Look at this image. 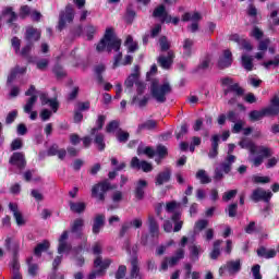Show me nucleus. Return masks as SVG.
Listing matches in <instances>:
<instances>
[{"instance_id": "15", "label": "nucleus", "mask_w": 279, "mask_h": 279, "mask_svg": "<svg viewBox=\"0 0 279 279\" xmlns=\"http://www.w3.org/2000/svg\"><path fill=\"white\" fill-rule=\"evenodd\" d=\"M153 16L155 19H160L161 23H171V15L167 13V10L165 9V5L157 7L154 12Z\"/></svg>"}, {"instance_id": "26", "label": "nucleus", "mask_w": 279, "mask_h": 279, "mask_svg": "<svg viewBox=\"0 0 279 279\" xmlns=\"http://www.w3.org/2000/svg\"><path fill=\"white\" fill-rule=\"evenodd\" d=\"M147 189V181L141 179L137 181L136 186H135V197L137 199H143L145 197V190Z\"/></svg>"}, {"instance_id": "23", "label": "nucleus", "mask_w": 279, "mask_h": 279, "mask_svg": "<svg viewBox=\"0 0 279 279\" xmlns=\"http://www.w3.org/2000/svg\"><path fill=\"white\" fill-rule=\"evenodd\" d=\"M2 16H4L8 25H12L16 21V19H19V15H16V12H14L12 7L4 8L2 10Z\"/></svg>"}, {"instance_id": "16", "label": "nucleus", "mask_w": 279, "mask_h": 279, "mask_svg": "<svg viewBox=\"0 0 279 279\" xmlns=\"http://www.w3.org/2000/svg\"><path fill=\"white\" fill-rule=\"evenodd\" d=\"M25 40L27 43H37V40H40V31L35 28L34 26H27L26 33H25Z\"/></svg>"}, {"instance_id": "34", "label": "nucleus", "mask_w": 279, "mask_h": 279, "mask_svg": "<svg viewBox=\"0 0 279 279\" xmlns=\"http://www.w3.org/2000/svg\"><path fill=\"white\" fill-rule=\"evenodd\" d=\"M241 62H242V66H243V69H245V71H252L254 69V63H253L254 58H252V56L242 54Z\"/></svg>"}, {"instance_id": "43", "label": "nucleus", "mask_w": 279, "mask_h": 279, "mask_svg": "<svg viewBox=\"0 0 279 279\" xmlns=\"http://www.w3.org/2000/svg\"><path fill=\"white\" fill-rule=\"evenodd\" d=\"M106 123V116H98V119L96 121V128H93L90 130V135L95 136L99 130H102L104 124Z\"/></svg>"}, {"instance_id": "28", "label": "nucleus", "mask_w": 279, "mask_h": 279, "mask_svg": "<svg viewBox=\"0 0 279 279\" xmlns=\"http://www.w3.org/2000/svg\"><path fill=\"white\" fill-rule=\"evenodd\" d=\"M225 269L231 275L239 274L241 271V259L227 262Z\"/></svg>"}, {"instance_id": "47", "label": "nucleus", "mask_w": 279, "mask_h": 279, "mask_svg": "<svg viewBox=\"0 0 279 279\" xmlns=\"http://www.w3.org/2000/svg\"><path fill=\"white\" fill-rule=\"evenodd\" d=\"M50 62L51 61L48 58L37 59L35 61L36 69H38V71H47V69L49 68Z\"/></svg>"}, {"instance_id": "55", "label": "nucleus", "mask_w": 279, "mask_h": 279, "mask_svg": "<svg viewBox=\"0 0 279 279\" xmlns=\"http://www.w3.org/2000/svg\"><path fill=\"white\" fill-rule=\"evenodd\" d=\"M85 34L87 36V40H90L95 36V34H97V28L89 24L85 27Z\"/></svg>"}, {"instance_id": "38", "label": "nucleus", "mask_w": 279, "mask_h": 279, "mask_svg": "<svg viewBox=\"0 0 279 279\" xmlns=\"http://www.w3.org/2000/svg\"><path fill=\"white\" fill-rule=\"evenodd\" d=\"M124 47L129 49L130 53H134V51L138 50V43L134 41V38L129 35L124 41Z\"/></svg>"}, {"instance_id": "8", "label": "nucleus", "mask_w": 279, "mask_h": 279, "mask_svg": "<svg viewBox=\"0 0 279 279\" xmlns=\"http://www.w3.org/2000/svg\"><path fill=\"white\" fill-rule=\"evenodd\" d=\"M250 197L252 202H255V204L258 202H265L266 204H269L271 197H274V193H271V191H265L263 187H257L253 190Z\"/></svg>"}, {"instance_id": "12", "label": "nucleus", "mask_w": 279, "mask_h": 279, "mask_svg": "<svg viewBox=\"0 0 279 279\" xmlns=\"http://www.w3.org/2000/svg\"><path fill=\"white\" fill-rule=\"evenodd\" d=\"M66 241H69V231H63L59 238L58 254H64V252H71V244Z\"/></svg>"}, {"instance_id": "37", "label": "nucleus", "mask_w": 279, "mask_h": 279, "mask_svg": "<svg viewBox=\"0 0 279 279\" xmlns=\"http://www.w3.org/2000/svg\"><path fill=\"white\" fill-rule=\"evenodd\" d=\"M262 155H258L256 157H254V155H250L248 157V161L252 162L253 166L255 167H260V165H263L265 158H271V156H265V154L263 153H258Z\"/></svg>"}, {"instance_id": "50", "label": "nucleus", "mask_w": 279, "mask_h": 279, "mask_svg": "<svg viewBox=\"0 0 279 279\" xmlns=\"http://www.w3.org/2000/svg\"><path fill=\"white\" fill-rule=\"evenodd\" d=\"M32 260H33L32 257H29V258L27 259L28 274H29V276L35 277V276H38V265L32 263Z\"/></svg>"}, {"instance_id": "3", "label": "nucleus", "mask_w": 279, "mask_h": 279, "mask_svg": "<svg viewBox=\"0 0 279 279\" xmlns=\"http://www.w3.org/2000/svg\"><path fill=\"white\" fill-rule=\"evenodd\" d=\"M279 114V97L275 96L270 100V106L262 110H253L248 113V118L252 121H260L265 117H277Z\"/></svg>"}, {"instance_id": "49", "label": "nucleus", "mask_w": 279, "mask_h": 279, "mask_svg": "<svg viewBox=\"0 0 279 279\" xmlns=\"http://www.w3.org/2000/svg\"><path fill=\"white\" fill-rule=\"evenodd\" d=\"M159 47H160V51H170L169 49H171V41H169L167 37L161 36L159 38Z\"/></svg>"}, {"instance_id": "25", "label": "nucleus", "mask_w": 279, "mask_h": 279, "mask_svg": "<svg viewBox=\"0 0 279 279\" xmlns=\"http://www.w3.org/2000/svg\"><path fill=\"white\" fill-rule=\"evenodd\" d=\"M5 247L9 250V252H12L14 256L19 254V251L21 250V242L17 240H12V238H7L5 239Z\"/></svg>"}, {"instance_id": "6", "label": "nucleus", "mask_w": 279, "mask_h": 279, "mask_svg": "<svg viewBox=\"0 0 279 279\" xmlns=\"http://www.w3.org/2000/svg\"><path fill=\"white\" fill-rule=\"evenodd\" d=\"M110 189L114 187L110 186V183L108 181L97 183L92 187V197H94V199H97V202H105L106 193H108Z\"/></svg>"}, {"instance_id": "45", "label": "nucleus", "mask_w": 279, "mask_h": 279, "mask_svg": "<svg viewBox=\"0 0 279 279\" xmlns=\"http://www.w3.org/2000/svg\"><path fill=\"white\" fill-rule=\"evenodd\" d=\"M171 220L174 222L173 232H180V230H182V226H184V222L180 220V213H174Z\"/></svg>"}, {"instance_id": "32", "label": "nucleus", "mask_w": 279, "mask_h": 279, "mask_svg": "<svg viewBox=\"0 0 279 279\" xmlns=\"http://www.w3.org/2000/svg\"><path fill=\"white\" fill-rule=\"evenodd\" d=\"M156 128H158V122L156 120H147L142 124H138L137 132L141 133L143 132V130L151 131V130H156Z\"/></svg>"}, {"instance_id": "13", "label": "nucleus", "mask_w": 279, "mask_h": 279, "mask_svg": "<svg viewBox=\"0 0 279 279\" xmlns=\"http://www.w3.org/2000/svg\"><path fill=\"white\" fill-rule=\"evenodd\" d=\"M10 165L17 167V169H25L27 161L25 160V155L23 153H13L9 160Z\"/></svg>"}, {"instance_id": "64", "label": "nucleus", "mask_w": 279, "mask_h": 279, "mask_svg": "<svg viewBox=\"0 0 279 279\" xmlns=\"http://www.w3.org/2000/svg\"><path fill=\"white\" fill-rule=\"evenodd\" d=\"M251 36L253 38H255L256 40H260V38H263L264 33L262 32L260 28H258L257 26L253 27L252 32H251Z\"/></svg>"}, {"instance_id": "29", "label": "nucleus", "mask_w": 279, "mask_h": 279, "mask_svg": "<svg viewBox=\"0 0 279 279\" xmlns=\"http://www.w3.org/2000/svg\"><path fill=\"white\" fill-rule=\"evenodd\" d=\"M209 158H217L219 156V135L211 137V149L208 153Z\"/></svg>"}, {"instance_id": "5", "label": "nucleus", "mask_w": 279, "mask_h": 279, "mask_svg": "<svg viewBox=\"0 0 279 279\" xmlns=\"http://www.w3.org/2000/svg\"><path fill=\"white\" fill-rule=\"evenodd\" d=\"M236 162V156L227 155L225 160L220 163V167H217L214 171V180L221 181L223 173L228 174L232 171V165Z\"/></svg>"}, {"instance_id": "1", "label": "nucleus", "mask_w": 279, "mask_h": 279, "mask_svg": "<svg viewBox=\"0 0 279 279\" xmlns=\"http://www.w3.org/2000/svg\"><path fill=\"white\" fill-rule=\"evenodd\" d=\"M150 95L157 104H165L167 101V96L171 95L173 87L169 81L160 83L158 80H150Z\"/></svg>"}, {"instance_id": "60", "label": "nucleus", "mask_w": 279, "mask_h": 279, "mask_svg": "<svg viewBox=\"0 0 279 279\" xmlns=\"http://www.w3.org/2000/svg\"><path fill=\"white\" fill-rule=\"evenodd\" d=\"M239 208V205L236 203L230 204L226 211L228 213L229 217L233 218L236 217V210Z\"/></svg>"}, {"instance_id": "62", "label": "nucleus", "mask_w": 279, "mask_h": 279, "mask_svg": "<svg viewBox=\"0 0 279 279\" xmlns=\"http://www.w3.org/2000/svg\"><path fill=\"white\" fill-rule=\"evenodd\" d=\"M32 15V9L28 5H23L20 9V17L27 19V16Z\"/></svg>"}, {"instance_id": "48", "label": "nucleus", "mask_w": 279, "mask_h": 279, "mask_svg": "<svg viewBox=\"0 0 279 279\" xmlns=\"http://www.w3.org/2000/svg\"><path fill=\"white\" fill-rule=\"evenodd\" d=\"M117 140L119 143H128L130 141V133L119 129L116 133Z\"/></svg>"}, {"instance_id": "58", "label": "nucleus", "mask_w": 279, "mask_h": 279, "mask_svg": "<svg viewBox=\"0 0 279 279\" xmlns=\"http://www.w3.org/2000/svg\"><path fill=\"white\" fill-rule=\"evenodd\" d=\"M234 125L232 128L233 134H239L243 128H245V120H238V122H233Z\"/></svg>"}, {"instance_id": "18", "label": "nucleus", "mask_w": 279, "mask_h": 279, "mask_svg": "<svg viewBox=\"0 0 279 279\" xmlns=\"http://www.w3.org/2000/svg\"><path fill=\"white\" fill-rule=\"evenodd\" d=\"M148 231L150 236H158L160 234V226L153 215H148Z\"/></svg>"}, {"instance_id": "39", "label": "nucleus", "mask_w": 279, "mask_h": 279, "mask_svg": "<svg viewBox=\"0 0 279 279\" xmlns=\"http://www.w3.org/2000/svg\"><path fill=\"white\" fill-rule=\"evenodd\" d=\"M94 143L97 146V149H99V151H104L106 149V142L104 141V134L96 132V134L94 135Z\"/></svg>"}, {"instance_id": "33", "label": "nucleus", "mask_w": 279, "mask_h": 279, "mask_svg": "<svg viewBox=\"0 0 279 279\" xmlns=\"http://www.w3.org/2000/svg\"><path fill=\"white\" fill-rule=\"evenodd\" d=\"M221 243H223L222 240H216L214 242V248L209 254L211 260H217L221 256Z\"/></svg>"}, {"instance_id": "35", "label": "nucleus", "mask_w": 279, "mask_h": 279, "mask_svg": "<svg viewBox=\"0 0 279 279\" xmlns=\"http://www.w3.org/2000/svg\"><path fill=\"white\" fill-rule=\"evenodd\" d=\"M177 263H180V262L174 256H172L170 258L169 257H165V259L161 263L160 270L161 271H167V269H169V267H175Z\"/></svg>"}, {"instance_id": "61", "label": "nucleus", "mask_w": 279, "mask_h": 279, "mask_svg": "<svg viewBox=\"0 0 279 279\" xmlns=\"http://www.w3.org/2000/svg\"><path fill=\"white\" fill-rule=\"evenodd\" d=\"M179 206H180V204H178L175 201H172V202L166 204V210L168 213H173V215H175V213H178L175 210H178Z\"/></svg>"}, {"instance_id": "59", "label": "nucleus", "mask_w": 279, "mask_h": 279, "mask_svg": "<svg viewBox=\"0 0 279 279\" xmlns=\"http://www.w3.org/2000/svg\"><path fill=\"white\" fill-rule=\"evenodd\" d=\"M125 274H128V267L125 265L119 266L116 272V279H123L125 278Z\"/></svg>"}, {"instance_id": "57", "label": "nucleus", "mask_w": 279, "mask_h": 279, "mask_svg": "<svg viewBox=\"0 0 279 279\" xmlns=\"http://www.w3.org/2000/svg\"><path fill=\"white\" fill-rule=\"evenodd\" d=\"M147 101H149V98L147 96H144L142 99L138 98V96H135L133 98V104H137L140 108H145V106H147Z\"/></svg>"}, {"instance_id": "19", "label": "nucleus", "mask_w": 279, "mask_h": 279, "mask_svg": "<svg viewBox=\"0 0 279 279\" xmlns=\"http://www.w3.org/2000/svg\"><path fill=\"white\" fill-rule=\"evenodd\" d=\"M130 278L132 279H143V275H141V266L138 264V258L133 257L131 259V270H130Z\"/></svg>"}, {"instance_id": "31", "label": "nucleus", "mask_w": 279, "mask_h": 279, "mask_svg": "<svg viewBox=\"0 0 279 279\" xmlns=\"http://www.w3.org/2000/svg\"><path fill=\"white\" fill-rule=\"evenodd\" d=\"M40 101H41V106H47V104H49V106L53 110V112H58V108H59L58 100L49 99V98H47V94H41Z\"/></svg>"}, {"instance_id": "46", "label": "nucleus", "mask_w": 279, "mask_h": 279, "mask_svg": "<svg viewBox=\"0 0 279 279\" xmlns=\"http://www.w3.org/2000/svg\"><path fill=\"white\" fill-rule=\"evenodd\" d=\"M210 66V57H205L196 68V73H204Z\"/></svg>"}, {"instance_id": "4", "label": "nucleus", "mask_w": 279, "mask_h": 279, "mask_svg": "<svg viewBox=\"0 0 279 279\" xmlns=\"http://www.w3.org/2000/svg\"><path fill=\"white\" fill-rule=\"evenodd\" d=\"M239 145L241 146L242 149H247L251 156H255L256 154H264V156L274 155L271 148L267 146H256V144L252 142V140L245 137L239 142Z\"/></svg>"}, {"instance_id": "7", "label": "nucleus", "mask_w": 279, "mask_h": 279, "mask_svg": "<svg viewBox=\"0 0 279 279\" xmlns=\"http://www.w3.org/2000/svg\"><path fill=\"white\" fill-rule=\"evenodd\" d=\"M73 19H75V10L71 5H66L63 11L60 12L59 15V24L58 28L60 32L66 27L69 23H73Z\"/></svg>"}, {"instance_id": "11", "label": "nucleus", "mask_w": 279, "mask_h": 279, "mask_svg": "<svg viewBox=\"0 0 279 279\" xmlns=\"http://www.w3.org/2000/svg\"><path fill=\"white\" fill-rule=\"evenodd\" d=\"M171 175H172V171L170 170V168H165L155 178L156 186H162L163 184H167L168 182H170Z\"/></svg>"}, {"instance_id": "36", "label": "nucleus", "mask_w": 279, "mask_h": 279, "mask_svg": "<svg viewBox=\"0 0 279 279\" xmlns=\"http://www.w3.org/2000/svg\"><path fill=\"white\" fill-rule=\"evenodd\" d=\"M36 101H38V96H31L26 100V104L23 107L25 114H29V112L34 110V106H36Z\"/></svg>"}, {"instance_id": "56", "label": "nucleus", "mask_w": 279, "mask_h": 279, "mask_svg": "<svg viewBox=\"0 0 279 279\" xmlns=\"http://www.w3.org/2000/svg\"><path fill=\"white\" fill-rule=\"evenodd\" d=\"M201 253H202V246L199 245L190 246V254L192 258H199Z\"/></svg>"}, {"instance_id": "51", "label": "nucleus", "mask_w": 279, "mask_h": 279, "mask_svg": "<svg viewBox=\"0 0 279 279\" xmlns=\"http://www.w3.org/2000/svg\"><path fill=\"white\" fill-rule=\"evenodd\" d=\"M252 182H254V184H269L271 179H269V177L253 175Z\"/></svg>"}, {"instance_id": "54", "label": "nucleus", "mask_w": 279, "mask_h": 279, "mask_svg": "<svg viewBox=\"0 0 279 279\" xmlns=\"http://www.w3.org/2000/svg\"><path fill=\"white\" fill-rule=\"evenodd\" d=\"M238 190H230L229 192H225L222 195V202H230V199H234L236 197Z\"/></svg>"}, {"instance_id": "27", "label": "nucleus", "mask_w": 279, "mask_h": 279, "mask_svg": "<svg viewBox=\"0 0 279 279\" xmlns=\"http://www.w3.org/2000/svg\"><path fill=\"white\" fill-rule=\"evenodd\" d=\"M104 223H106V216L97 215L94 219L93 234H99L101 228H104Z\"/></svg>"}, {"instance_id": "52", "label": "nucleus", "mask_w": 279, "mask_h": 279, "mask_svg": "<svg viewBox=\"0 0 279 279\" xmlns=\"http://www.w3.org/2000/svg\"><path fill=\"white\" fill-rule=\"evenodd\" d=\"M117 131L119 132V121L113 120V121L109 122L106 128V132H108V134H112Z\"/></svg>"}, {"instance_id": "53", "label": "nucleus", "mask_w": 279, "mask_h": 279, "mask_svg": "<svg viewBox=\"0 0 279 279\" xmlns=\"http://www.w3.org/2000/svg\"><path fill=\"white\" fill-rule=\"evenodd\" d=\"M155 154L159 156V158H165L169 154V150L167 149V146L159 144L156 148Z\"/></svg>"}, {"instance_id": "20", "label": "nucleus", "mask_w": 279, "mask_h": 279, "mask_svg": "<svg viewBox=\"0 0 279 279\" xmlns=\"http://www.w3.org/2000/svg\"><path fill=\"white\" fill-rule=\"evenodd\" d=\"M232 65V52L230 50H225L222 57L218 61L219 69H228Z\"/></svg>"}, {"instance_id": "17", "label": "nucleus", "mask_w": 279, "mask_h": 279, "mask_svg": "<svg viewBox=\"0 0 279 279\" xmlns=\"http://www.w3.org/2000/svg\"><path fill=\"white\" fill-rule=\"evenodd\" d=\"M195 46V40L192 38H185L182 41V49H183V58L189 59L193 56V47Z\"/></svg>"}, {"instance_id": "22", "label": "nucleus", "mask_w": 279, "mask_h": 279, "mask_svg": "<svg viewBox=\"0 0 279 279\" xmlns=\"http://www.w3.org/2000/svg\"><path fill=\"white\" fill-rule=\"evenodd\" d=\"M138 65H134V72L125 80L124 86L126 88H132L134 84L136 85V82H138V77L141 75Z\"/></svg>"}, {"instance_id": "2", "label": "nucleus", "mask_w": 279, "mask_h": 279, "mask_svg": "<svg viewBox=\"0 0 279 279\" xmlns=\"http://www.w3.org/2000/svg\"><path fill=\"white\" fill-rule=\"evenodd\" d=\"M97 51H119L121 49V39L114 35L112 28H107L104 38L99 41L96 47Z\"/></svg>"}, {"instance_id": "9", "label": "nucleus", "mask_w": 279, "mask_h": 279, "mask_svg": "<svg viewBox=\"0 0 279 279\" xmlns=\"http://www.w3.org/2000/svg\"><path fill=\"white\" fill-rule=\"evenodd\" d=\"M84 218H76L70 225V232L76 234V239H82L84 236Z\"/></svg>"}, {"instance_id": "21", "label": "nucleus", "mask_w": 279, "mask_h": 279, "mask_svg": "<svg viewBox=\"0 0 279 279\" xmlns=\"http://www.w3.org/2000/svg\"><path fill=\"white\" fill-rule=\"evenodd\" d=\"M110 265H112V259H102L101 256H98L94 260V267H96V269H98L100 274H104V271H106V269H108Z\"/></svg>"}, {"instance_id": "14", "label": "nucleus", "mask_w": 279, "mask_h": 279, "mask_svg": "<svg viewBox=\"0 0 279 279\" xmlns=\"http://www.w3.org/2000/svg\"><path fill=\"white\" fill-rule=\"evenodd\" d=\"M131 168L132 169H142L145 173H149L154 168L151 167V163L147 161H141L138 157H133L131 160Z\"/></svg>"}, {"instance_id": "42", "label": "nucleus", "mask_w": 279, "mask_h": 279, "mask_svg": "<svg viewBox=\"0 0 279 279\" xmlns=\"http://www.w3.org/2000/svg\"><path fill=\"white\" fill-rule=\"evenodd\" d=\"M201 19H202V14H199V12L184 13L182 16V21L184 22L192 21V23H199Z\"/></svg>"}, {"instance_id": "41", "label": "nucleus", "mask_w": 279, "mask_h": 279, "mask_svg": "<svg viewBox=\"0 0 279 279\" xmlns=\"http://www.w3.org/2000/svg\"><path fill=\"white\" fill-rule=\"evenodd\" d=\"M49 241L45 240L44 242L37 244V246L34 250L35 256L41 257L43 252H47L49 250Z\"/></svg>"}, {"instance_id": "10", "label": "nucleus", "mask_w": 279, "mask_h": 279, "mask_svg": "<svg viewBox=\"0 0 279 279\" xmlns=\"http://www.w3.org/2000/svg\"><path fill=\"white\" fill-rule=\"evenodd\" d=\"M174 58H175V52H173V50H169L167 52V56L160 54L157 61L159 66H161V69H165L166 71H168V69H171Z\"/></svg>"}, {"instance_id": "63", "label": "nucleus", "mask_w": 279, "mask_h": 279, "mask_svg": "<svg viewBox=\"0 0 279 279\" xmlns=\"http://www.w3.org/2000/svg\"><path fill=\"white\" fill-rule=\"evenodd\" d=\"M251 271L253 275V279H263V275H260V265H254Z\"/></svg>"}, {"instance_id": "24", "label": "nucleus", "mask_w": 279, "mask_h": 279, "mask_svg": "<svg viewBox=\"0 0 279 279\" xmlns=\"http://www.w3.org/2000/svg\"><path fill=\"white\" fill-rule=\"evenodd\" d=\"M9 208L13 213V217H14L17 226H25V218H23V214H21V211H19V206L10 203Z\"/></svg>"}, {"instance_id": "40", "label": "nucleus", "mask_w": 279, "mask_h": 279, "mask_svg": "<svg viewBox=\"0 0 279 279\" xmlns=\"http://www.w3.org/2000/svg\"><path fill=\"white\" fill-rule=\"evenodd\" d=\"M196 180H199L201 184H210L213 182L204 169L196 172Z\"/></svg>"}, {"instance_id": "44", "label": "nucleus", "mask_w": 279, "mask_h": 279, "mask_svg": "<svg viewBox=\"0 0 279 279\" xmlns=\"http://www.w3.org/2000/svg\"><path fill=\"white\" fill-rule=\"evenodd\" d=\"M276 254V250H267L265 247H260L257 251V255L260 256V258H275Z\"/></svg>"}, {"instance_id": "30", "label": "nucleus", "mask_w": 279, "mask_h": 279, "mask_svg": "<svg viewBox=\"0 0 279 279\" xmlns=\"http://www.w3.org/2000/svg\"><path fill=\"white\" fill-rule=\"evenodd\" d=\"M70 210L72 213H76L77 215H82L84 210H86V203L84 202H70L69 203Z\"/></svg>"}]
</instances>
